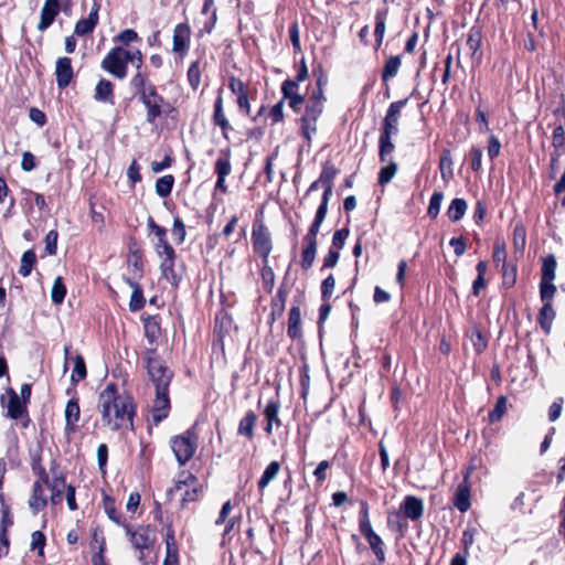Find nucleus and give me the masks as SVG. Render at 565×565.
<instances>
[{
  "label": "nucleus",
  "instance_id": "nucleus-23",
  "mask_svg": "<svg viewBox=\"0 0 565 565\" xmlns=\"http://www.w3.org/2000/svg\"><path fill=\"white\" fill-rule=\"evenodd\" d=\"M213 120L216 126H220L222 128V132L224 138L227 137V130L231 129V125L225 117L224 110H223V97L222 95H218L214 103V114H213Z\"/></svg>",
  "mask_w": 565,
  "mask_h": 565
},
{
  "label": "nucleus",
  "instance_id": "nucleus-45",
  "mask_svg": "<svg viewBox=\"0 0 565 565\" xmlns=\"http://www.w3.org/2000/svg\"><path fill=\"white\" fill-rule=\"evenodd\" d=\"M79 405L75 399H70L65 407V420L66 424H74L79 419Z\"/></svg>",
  "mask_w": 565,
  "mask_h": 565
},
{
  "label": "nucleus",
  "instance_id": "nucleus-14",
  "mask_svg": "<svg viewBox=\"0 0 565 565\" xmlns=\"http://www.w3.org/2000/svg\"><path fill=\"white\" fill-rule=\"evenodd\" d=\"M191 30L185 23H179L175 25L173 31V46L172 50L175 53L184 54L189 47Z\"/></svg>",
  "mask_w": 565,
  "mask_h": 565
},
{
  "label": "nucleus",
  "instance_id": "nucleus-51",
  "mask_svg": "<svg viewBox=\"0 0 565 565\" xmlns=\"http://www.w3.org/2000/svg\"><path fill=\"white\" fill-rule=\"evenodd\" d=\"M392 137L390 136H380V159L382 162H386V157L394 150V145L392 142Z\"/></svg>",
  "mask_w": 565,
  "mask_h": 565
},
{
  "label": "nucleus",
  "instance_id": "nucleus-8",
  "mask_svg": "<svg viewBox=\"0 0 565 565\" xmlns=\"http://www.w3.org/2000/svg\"><path fill=\"white\" fill-rule=\"evenodd\" d=\"M252 239L255 252L266 259L271 250V239L264 224L254 225Z\"/></svg>",
  "mask_w": 565,
  "mask_h": 565
},
{
  "label": "nucleus",
  "instance_id": "nucleus-26",
  "mask_svg": "<svg viewBox=\"0 0 565 565\" xmlns=\"http://www.w3.org/2000/svg\"><path fill=\"white\" fill-rule=\"evenodd\" d=\"M556 258L550 254L543 258L541 267V280L553 281L555 279Z\"/></svg>",
  "mask_w": 565,
  "mask_h": 565
},
{
  "label": "nucleus",
  "instance_id": "nucleus-43",
  "mask_svg": "<svg viewBox=\"0 0 565 565\" xmlns=\"http://www.w3.org/2000/svg\"><path fill=\"white\" fill-rule=\"evenodd\" d=\"M480 524L478 523L477 518H475L473 521H469L467 529L462 533V542L465 545V550H468V547L473 543L475 535L478 533Z\"/></svg>",
  "mask_w": 565,
  "mask_h": 565
},
{
  "label": "nucleus",
  "instance_id": "nucleus-7",
  "mask_svg": "<svg viewBox=\"0 0 565 565\" xmlns=\"http://www.w3.org/2000/svg\"><path fill=\"white\" fill-rule=\"evenodd\" d=\"M126 530V534L129 537L131 545L136 550H148L153 545L154 539L151 536V531L149 526H138L137 529H132L127 523L124 524Z\"/></svg>",
  "mask_w": 565,
  "mask_h": 565
},
{
  "label": "nucleus",
  "instance_id": "nucleus-38",
  "mask_svg": "<svg viewBox=\"0 0 565 565\" xmlns=\"http://www.w3.org/2000/svg\"><path fill=\"white\" fill-rule=\"evenodd\" d=\"M526 243V231L525 227L518 223L513 228V246L516 252L522 253Z\"/></svg>",
  "mask_w": 565,
  "mask_h": 565
},
{
  "label": "nucleus",
  "instance_id": "nucleus-13",
  "mask_svg": "<svg viewBox=\"0 0 565 565\" xmlns=\"http://www.w3.org/2000/svg\"><path fill=\"white\" fill-rule=\"evenodd\" d=\"M399 510L403 512L405 518L411 519L412 521H417L424 514V502L417 497L407 495L402 502Z\"/></svg>",
  "mask_w": 565,
  "mask_h": 565
},
{
  "label": "nucleus",
  "instance_id": "nucleus-56",
  "mask_svg": "<svg viewBox=\"0 0 565 565\" xmlns=\"http://www.w3.org/2000/svg\"><path fill=\"white\" fill-rule=\"evenodd\" d=\"M195 481H196V479L192 473L182 472V473H180L174 488L171 489L170 492L180 491V490H182L183 487L193 486L195 483Z\"/></svg>",
  "mask_w": 565,
  "mask_h": 565
},
{
  "label": "nucleus",
  "instance_id": "nucleus-5",
  "mask_svg": "<svg viewBox=\"0 0 565 565\" xmlns=\"http://www.w3.org/2000/svg\"><path fill=\"white\" fill-rule=\"evenodd\" d=\"M171 448L177 461L183 466L193 457L196 444L188 430L185 435L177 436L171 440Z\"/></svg>",
  "mask_w": 565,
  "mask_h": 565
},
{
  "label": "nucleus",
  "instance_id": "nucleus-16",
  "mask_svg": "<svg viewBox=\"0 0 565 565\" xmlns=\"http://www.w3.org/2000/svg\"><path fill=\"white\" fill-rule=\"evenodd\" d=\"M60 12L58 0H46L41 10V18L38 24L40 31L46 30Z\"/></svg>",
  "mask_w": 565,
  "mask_h": 565
},
{
  "label": "nucleus",
  "instance_id": "nucleus-20",
  "mask_svg": "<svg viewBox=\"0 0 565 565\" xmlns=\"http://www.w3.org/2000/svg\"><path fill=\"white\" fill-rule=\"evenodd\" d=\"M337 173H338V171L333 167H324L323 168V170L319 177V182H321V186H323V189H324L321 202H326L327 204L329 203V200L332 195L333 180H334Z\"/></svg>",
  "mask_w": 565,
  "mask_h": 565
},
{
  "label": "nucleus",
  "instance_id": "nucleus-11",
  "mask_svg": "<svg viewBox=\"0 0 565 565\" xmlns=\"http://www.w3.org/2000/svg\"><path fill=\"white\" fill-rule=\"evenodd\" d=\"M170 411L169 390L156 391V397L151 406V418L159 423L167 418Z\"/></svg>",
  "mask_w": 565,
  "mask_h": 565
},
{
  "label": "nucleus",
  "instance_id": "nucleus-62",
  "mask_svg": "<svg viewBox=\"0 0 565 565\" xmlns=\"http://www.w3.org/2000/svg\"><path fill=\"white\" fill-rule=\"evenodd\" d=\"M31 537V550H39V555H43V548L46 541L45 535L41 531H34Z\"/></svg>",
  "mask_w": 565,
  "mask_h": 565
},
{
  "label": "nucleus",
  "instance_id": "nucleus-34",
  "mask_svg": "<svg viewBox=\"0 0 565 565\" xmlns=\"http://www.w3.org/2000/svg\"><path fill=\"white\" fill-rule=\"evenodd\" d=\"M482 33L480 26H472L469 31L468 39L466 45L468 50L471 52V55L475 56L481 45Z\"/></svg>",
  "mask_w": 565,
  "mask_h": 565
},
{
  "label": "nucleus",
  "instance_id": "nucleus-32",
  "mask_svg": "<svg viewBox=\"0 0 565 565\" xmlns=\"http://www.w3.org/2000/svg\"><path fill=\"white\" fill-rule=\"evenodd\" d=\"M280 469V465L278 461H271L263 472V476L260 477L258 481V488L260 490L265 489L270 481H273L276 476L278 475Z\"/></svg>",
  "mask_w": 565,
  "mask_h": 565
},
{
  "label": "nucleus",
  "instance_id": "nucleus-9",
  "mask_svg": "<svg viewBox=\"0 0 565 565\" xmlns=\"http://www.w3.org/2000/svg\"><path fill=\"white\" fill-rule=\"evenodd\" d=\"M1 402L11 419L19 420L23 418L26 403L20 398L14 390L9 388L7 395L2 396Z\"/></svg>",
  "mask_w": 565,
  "mask_h": 565
},
{
  "label": "nucleus",
  "instance_id": "nucleus-44",
  "mask_svg": "<svg viewBox=\"0 0 565 565\" xmlns=\"http://www.w3.org/2000/svg\"><path fill=\"white\" fill-rule=\"evenodd\" d=\"M376 24L374 30L376 45L380 46L382 44L384 33H385V21H386V12L379 11L375 15Z\"/></svg>",
  "mask_w": 565,
  "mask_h": 565
},
{
  "label": "nucleus",
  "instance_id": "nucleus-22",
  "mask_svg": "<svg viewBox=\"0 0 565 565\" xmlns=\"http://www.w3.org/2000/svg\"><path fill=\"white\" fill-rule=\"evenodd\" d=\"M556 312L553 308V303L543 302L542 308L537 315V322L541 329L547 334L551 331L553 320L555 319Z\"/></svg>",
  "mask_w": 565,
  "mask_h": 565
},
{
  "label": "nucleus",
  "instance_id": "nucleus-1",
  "mask_svg": "<svg viewBox=\"0 0 565 565\" xmlns=\"http://www.w3.org/2000/svg\"><path fill=\"white\" fill-rule=\"evenodd\" d=\"M99 407L103 420L107 423H129L135 415V405L131 398L116 396L115 385H108L99 395Z\"/></svg>",
  "mask_w": 565,
  "mask_h": 565
},
{
  "label": "nucleus",
  "instance_id": "nucleus-2",
  "mask_svg": "<svg viewBox=\"0 0 565 565\" xmlns=\"http://www.w3.org/2000/svg\"><path fill=\"white\" fill-rule=\"evenodd\" d=\"M131 62L136 70H140L143 63L139 50H126L121 46L111 49L102 61V68L116 78L122 79L127 76V64Z\"/></svg>",
  "mask_w": 565,
  "mask_h": 565
},
{
  "label": "nucleus",
  "instance_id": "nucleus-47",
  "mask_svg": "<svg viewBox=\"0 0 565 565\" xmlns=\"http://www.w3.org/2000/svg\"><path fill=\"white\" fill-rule=\"evenodd\" d=\"M65 295H66V288L63 284V280L61 277H57L54 280V284L52 287V292H51L52 301L56 305H60L64 301Z\"/></svg>",
  "mask_w": 565,
  "mask_h": 565
},
{
  "label": "nucleus",
  "instance_id": "nucleus-57",
  "mask_svg": "<svg viewBox=\"0 0 565 565\" xmlns=\"http://www.w3.org/2000/svg\"><path fill=\"white\" fill-rule=\"evenodd\" d=\"M563 404H564V398L563 397H557L550 406L548 408V420L550 422H556L561 414H562V409H563Z\"/></svg>",
  "mask_w": 565,
  "mask_h": 565
},
{
  "label": "nucleus",
  "instance_id": "nucleus-15",
  "mask_svg": "<svg viewBox=\"0 0 565 565\" xmlns=\"http://www.w3.org/2000/svg\"><path fill=\"white\" fill-rule=\"evenodd\" d=\"M56 83L60 88H65L70 85L73 78V68L71 58L60 57L55 66Z\"/></svg>",
  "mask_w": 565,
  "mask_h": 565
},
{
  "label": "nucleus",
  "instance_id": "nucleus-39",
  "mask_svg": "<svg viewBox=\"0 0 565 565\" xmlns=\"http://www.w3.org/2000/svg\"><path fill=\"white\" fill-rule=\"evenodd\" d=\"M36 256L33 250H26L21 257V265L19 274L26 277L31 274L32 267L35 264Z\"/></svg>",
  "mask_w": 565,
  "mask_h": 565
},
{
  "label": "nucleus",
  "instance_id": "nucleus-41",
  "mask_svg": "<svg viewBox=\"0 0 565 565\" xmlns=\"http://www.w3.org/2000/svg\"><path fill=\"white\" fill-rule=\"evenodd\" d=\"M439 166L441 177L445 181H448L454 178L452 161L450 159V152L448 150H445L443 156L440 157Z\"/></svg>",
  "mask_w": 565,
  "mask_h": 565
},
{
  "label": "nucleus",
  "instance_id": "nucleus-55",
  "mask_svg": "<svg viewBox=\"0 0 565 565\" xmlns=\"http://www.w3.org/2000/svg\"><path fill=\"white\" fill-rule=\"evenodd\" d=\"M0 502L2 504V516H1V530L0 532H8V527L13 524L12 518L10 515V508L4 504L3 494L0 493Z\"/></svg>",
  "mask_w": 565,
  "mask_h": 565
},
{
  "label": "nucleus",
  "instance_id": "nucleus-31",
  "mask_svg": "<svg viewBox=\"0 0 565 565\" xmlns=\"http://www.w3.org/2000/svg\"><path fill=\"white\" fill-rule=\"evenodd\" d=\"M502 286L505 289L512 288L516 282L518 267L515 264H508L501 267Z\"/></svg>",
  "mask_w": 565,
  "mask_h": 565
},
{
  "label": "nucleus",
  "instance_id": "nucleus-4",
  "mask_svg": "<svg viewBox=\"0 0 565 565\" xmlns=\"http://www.w3.org/2000/svg\"><path fill=\"white\" fill-rule=\"evenodd\" d=\"M145 361L147 365L148 375L153 383L156 391L169 390L172 380V371L163 363L157 355L153 348H149L145 352Z\"/></svg>",
  "mask_w": 565,
  "mask_h": 565
},
{
  "label": "nucleus",
  "instance_id": "nucleus-29",
  "mask_svg": "<svg viewBox=\"0 0 565 565\" xmlns=\"http://www.w3.org/2000/svg\"><path fill=\"white\" fill-rule=\"evenodd\" d=\"M359 529L364 537L374 532L371 525L369 516V504L366 501L361 502Z\"/></svg>",
  "mask_w": 565,
  "mask_h": 565
},
{
  "label": "nucleus",
  "instance_id": "nucleus-52",
  "mask_svg": "<svg viewBox=\"0 0 565 565\" xmlns=\"http://www.w3.org/2000/svg\"><path fill=\"white\" fill-rule=\"evenodd\" d=\"M86 376V365L84 359L81 355H76L74 359V371L72 374V380L78 382L84 380Z\"/></svg>",
  "mask_w": 565,
  "mask_h": 565
},
{
  "label": "nucleus",
  "instance_id": "nucleus-46",
  "mask_svg": "<svg viewBox=\"0 0 565 565\" xmlns=\"http://www.w3.org/2000/svg\"><path fill=\"white\" fill-rule=\"evenodd\" d=\"M493 263L497 267H503L504 265H508L507 262V250H505V244L495 242L493 246V254H492Z\"/></svg>",
  "mask_w": 565,
  "mask_h": 565
},
{
  "label": "nucleus",
  "instance_id": "nucleus-63",
  "mask_svg": "<svg viewBox=\"0 0 565 565\" xmlns=\"http://www.w3.org/2000/svg\"><path fill=\"white\" fill-rule=\"evenodd\" d=\"M552 143L556 149L565 147V129L562 125L554 128Z\"/></svg>",
  "mask_w": 565,
  "mask_h": 565
},
{
  "label": "nucleus",
  "instance_id": "nucleus-25",
  "mask_svg": "<svg viewBox=\"0 0 565 565\" xmlns=\"http://www.w3.org/2000/svg\"><path fill=\"white\" fill-rule=\"evenodd\" d=\"M51 490V502L56 505L62 502L63 489L67 486L65 484V478L63 476L54 477L52 481L49 480V483H45Z\"/></svg>",
  "mask_w": 565,
  "mask_h": 565
},
{
  "label": "nucleus",
  "instance_id": "nucleus-18",
  "mask_svg": "<svg viewBox=\"0 0 565 565\" xmlns=\"http://www.w3.org/2000/svg\"><path fill=\"white\" fill-rule=\"evenodd\" d=\"M43 484H45L43 481H35L33 483L32 494L29 499V507L32 510L33 514H38L47 504V498L44 494Z\"/></svg>",
  "mask_w": 565,
  "mask_h": 565
},
{
  "label": "nucleus",
  "instance_id": "nucleus-36",
  "mask_svg": "<svg viewBox=\"0 0 565 565\" xmlns=\"http://www.w3.org/2000/svg\"><path fill=\"white\" fill-rule=\"evenodd\" d=\"M174 178L171 174L159 178L156 182V192L159 196L166 198L171 193Z\"/></svg>",
  "mask_w": 565,
  "mask_h": 565
},
{
  "label": "nucleus",
  "instance_id": "nucleus-37",
  "mask_svg": "<svg viewBox=\"0 0 565 565\" xmlns=\"http://www.w3.org/2000/svg\"><path fill=\"white\" fill-rule=\"evenodd\" d=\"M505 411H507V397L500 396L497 399L494 407L488 413V419H489L490 424H494L495 422H499L502 418Z\"/></svg>",
  "mask_w": 565,
  "mask_h": 565
},
{
  "label": "nucleus",
  "instance_id": "nucleus-3",
  "mask_svg": "<svg viewBox=\"0 0 565 565\" xmlns=\"http://www.w3.org/2000/svg\"><path fill=\"white\" fill-rule=\"evenodd\" d=\"M321 82H318L320 86ZM324 96L322 94L321 88L319 87L317 92L312 93L309 97L305 113L300 118V130L301 135L307 139L308 142L311 141L312 135L317 132V121L320 115L323 111V103Z\"/></svg>",
  "mask_w": 565,
  "mask_h": 565
},
{
  "label": "nucleus",
  "instance_id": "nucleus-21",
  "mask_svg": "<svg viewBox=\"0 0 565 565\" xmlns=\"http://www.w3.org/2000/svg\"><path fill=\"white\" fill-rule=\"evenodd\" d=\"M94 98L97 102L114 105V85L110 81L102 78L95 88Z\"/></svg>",
  "mask_w": 565,
  "mask_h": 565
},
{
  "label": "nucleus",
  "instance_id": "nucleus-50",
  "mask_svg": "<svg viewBox=\"0 0 565 565\" xmlns=\"http://www.w3.org/2000/svg\"><path fill=\"white\" fill-rule=\"evenodd\" d=\"M148 85L146 76L140 72V70H137V73L130 79V86L136 89L137 94L140 96L142 95V92L148 89Z\"/></svg>",
  "mask_w": 565,
  "mask_h": 565
},
{
  "label": "nucleus",
  "instance_id": "nucleus-19",
  "mask_svg": "<svg viewBox=\"0 0 565 565\" xmlns=\"http://www.w3.org/2000/svg\"><path fill=\"white\" fill-rule=\"evenodd\" d=\"M327 212L328 204L326 202H321L317 210L315 221L303 237V242L317 243V234L319 233L320 226L326 218Z\"/></svg>",
  "mask_w": 565,
  "mask_h": 565
},
{
  "label": "nucleus",
  "instance_id": "nucleus-6",
  "mask_svg": "<svg viewBox=\"0 0 565 565\" xmlns=\"http://www.w3.org/2000/svg\"><path fill=\"white\" fill-rule=\"evenodd\" d=\"M147 108V121L153 122L162 113L163 98L156 92L153 85L149 84L148 89L139 96Z\"/></svg>",
  "mask_w": 565,
  "mask_h": 565
},
{
  "label": "nucleus",
  "instance_id": "nucleus-61",
  "mask_svg": "<svg viewBox=\"0 0 565 565\" xmlns=\"http://www.w3.org/2000/svg\"><path fill=\"white\" fill-rule=\"evenodd\" d=\"M57 237L58 234L56 231H50L45 236V250L49 255H55L57 248Z\"/></svg>",
  "mask_w": 565,
  "mask_h": 565
},
{
  "label": "nucleus",
  "instance_id": "nucleus-48",
  "mask_svg": "<svg viewBox=\"0 0 565 565\" xmlns=\"http://www.w3.org/2000/svg\"><path fill=\"white\" fill-rule=\"evenodd\" d=\"M397 171V164L393 161L387 162L385 167H383L379 173V183L384 185L388 183Z\"/></svg>",
  "mask_w": 565,
  "mask_h": 565
},
{
  "label": "nucleus",
  "instance_id": "nucleus-58",
  "mask_svg": "<svg viewBox=\"0 0 565 565\" xmlns=\"http://www.w3.org/2000/svg\"><path fill=\"white\" fill-rule=\"evenodd\" d=\"M335 286V279L332 275H329L321 284V296L323 300H328L332 294Z\"/></svg>",
  "mask_w": 565,
  "mask_h": 565
},
{
  "label": "nucleus",
  "instance_id": "nucleus-64",
  "mask_svg": "<svg viewBox=\"0 0 565 565\" xmlns=\"http://www.w3.org/2000/svg\"><path fill=\"white\" fill-rule=\"evenodd\" d=\"M443 201V194L439 192H436L433 194L429 206H428V215L431 217H436L440 210V204Z\"/></svg>",
  "mask_w": 565,
  "mask_h": 565
},
{
  "label": "nucleus",
  "instance_id": "nucleus-60",
  "mask_svg": "<svg viewBox=\"0 0 565 565\" xmlns=\"http://www.w3.org/2000/svg\"><path fill=\"white\" fill-rule=\"evenodd\" d=\"M188 77H189L190 85L193 88H196L201 82L199 62L195 61L190 65L189 71H188Z\"/></svg>",
  "mask_w": 565,
  "mask_h": 565
},
{
  "label": "nucleus",
  "instance_id": "nucleus-40",
  "mask_svg": "<svg viewBox=\"0 0 565 565\" xmlns=\"http://www.w3.org/2000/svg\"><path fill=\"white\" fill-rule=\"evenodd\" d=\"M470 340L477 354L482 353L488 347L487 338L477 327L472 329Z\"/></svg>",
  "mask_w": 565,
  "mask_h": 565
},
{
  "label": "nucleus",
  "instance_id": "nucleus-54",
  "mask_svg": "<svg viewBox=\"0 0 565 565\" xmlns=\"http://www.w3.org/2000/svg\"><path fill=\"white\" fill-rule=\"evenodd\" d=\"M145 306V298L142 295V290L135 285L134 291L131 294L129 308L131 311L140 310Z\"/></svg>",
  "mask_w": 565,
  "mask_h": 565
},
{
  "label": "nucleus",
  "instance_id": "nucleus-28",
  "mask_svg": "<svg viewBox=\"0 0 565 565\" xmlns=\"http://www.w3.org/2000/svg\"><path fill=\"white\" fill-rule=\"evenodd\" d=\"M365 540L367 541L371 550L375 554L377 561L380 563H383L385 561V552L382 539L375 532H373L365 536Z\"/></svg>",
  "mask_w": 565,
  "mask_h": 565
},
{
  "label": "nucleus",
  "instance_id": "nucleus-35",
  "mask_svg": "<svg viewBox=\"0 0 565 565\" xmlns=\"http://www.w3.org/2000/svg\"><path fill=\"white\" fill-rule=\"evenodd\" d=\"M104 510L105 513L108 515V518L116 523L117 525L124 526L126 524L120 515L118 514L116 507H115V500L109 495H104L103 499Z\"/></svg>",
  "mask_w": 565,
  "mask_h": 565
},
{
  "label": "nucleus",
  "instance_id": "nucleus-12",
  "mask_svg": "<svg viewBox=\"0 0 565 565\" xmlns=\"http://www.w3.org/2000/svg\"><path fill=\"white\" fill-rule=\"evenodd\" d=\"M100 8V0H92V7L87 18L81 19L75 24L74 33L78 36H84L94 31L98 23V11Z\"/></svg>",
  "mask_w": 565,
  "mask_h": 565
},
{
  "label": "nucleus",
  "instance_id": "nucleus-30",
  "mask_svg": "<svg viewBox=\"0 0 565 565\" xmlns=\"http://www.w3.org/2000/svg\"><path fill=\"white\" fill-rule=\"evenodd\" d=\"M232 171L230 160V149L221 151V156L215 162V172L217 177H227Z\"/></svg>",
  "mask_w": 565,
  "mask_h": 565
},
{
  "label": "nucleus",
  "instance_id": "nucleus-53",
  "mask_svg": "<svg viewBox=\"0 0 565 565\" xmlns=\"http://www.w3.org/2000/svg\"><path fill=\"white\" fill-rule=\"evenodd\" d=\"M278 409H279V405L277 402L275 401H270L267 403L265 409H264V415H265V419L267 420V424H279V420H278Z\"/></svg>",
  "mask_w": 565,
  "mask_h": 565
},
{
  "label": "nucleus",
  "instance_id": "nucleus-33",
  "mask_svg": "<svg viewBox=\"0 0 565 565\" xmlns=\"http://www.w3.org/2000/svg\"><path fill=\"white\" fill-rule=\"evenodd\" d=\"M401 66V57L399 56H391L385 62L383 72H382V79L384 82H387L388 79L395 77L398 73Z\"/></svg>",
  "mask_w": 565,
  "mask_h": 565
},
{
  "label": "nucleus",
  "instance_id": "nucleus-17",
  "mask_svg": "<svg viewBox=\"0 0 565 565\" xmlns=\"http://www.w3.org/2000/svg\"><path fill=\"white\" fill-rule=\"evenodd\" d=\"M477 462L480 463V459L476 457L472 458L471 466L468 467L463 473V480L461 481V514L468 511L471 507V486L469 483V478Z\"/></svg>",
  "mask_w": 565,
  "mask_h": 565
},
{
  "label": "nucleus",
  "instance_id": "nucleus-49",
  "mask_svg": "<svg viewBox=\"0 0 565 565\" xmlns=\"http://www.w3.org/2000/svg\"><path fill=\"white\" fill-rule=\"evenodd\" d=\"M174 258L175 257H166L160 262L162 276L169 281H174L175 279Z\"/></svg>",
  "mask_w": 565,
  "mask_h": 565
},
{
  "label": "nucleus",
  "instance_id": "nucleus-27",
  "mask_svg": "<svg viewBox=\"0 0 565 565\" xmlns=\"http://www.w3.org/2000/svg\"><path fill=\"white\" fill-rule=\"evenodd\" d=\"M305 246L301 253V267L308 270L312 267L317 253V243L303 242Z\"/></svg>",
  "mask_w": 565,
  "mask_h": 565
},
{
  "label": "nucleus",
  "instance_id": "nucleus-42",
  "mask_svg": "<svg viewBox=\"0 0 565 565\" xmlns=\"http://www.w3.org/2000/svg\"><path fill=\"white\" fill-rule=\"evenodd\" d=\"M556 294V286L553 281L541 280L540 281V297L542 302L552 303L553 298Z\"/></svg>",
  "mask_w": 565,
  "mask_h": 565
},
{
  "label": "nucleus",
  "instance_id": "nucleus-24",
  "mask_svg": "<svg viewBox=\"0 0 565 565\" xmlns=\"http://www.w3.org/2000/svg\"><path fill=\"white\" fill-rule=\"evenodd\" d=\"M301 312L298 307H292L288 313V335L292 339L301 334L300 329Z\"/></svg>",
  "mask_w": 565,
  "mask_h": 565
},
{
  "label": "nucleus",
  "instance_id": "nucleus-59",
  "mask_svg": "<svg viewBox=\"0 0 565 565\" xmlns=\"http://www.w3.org/2000/svg\"><path fill=\"white\" fill-rule=\"evenodd\" d=\"M172 235L175 237L179 244L183 243L185 239V225L182 220L175 217L173 221Z\"/></svg>",
  "mask_w": 565,
  "mask_h": 565
},
{
  "label": "nucleus",
  "instance_id": "nucleus-10",
  "mask_svg": "<svg viewBox=\"0 0 565 565\" xmlns=\"http://www.w3.org/2000/svg\"><path fill=\"white\" fill-rule=\"evenodd\" d=\"M407 103L406 99L394 102L390 105L384 121H383V128L382 134L383 136H390L396 135L398 131V119L401 115L402 108Z\"/></svg>",
  "mask_w": 565,
  "mask_h": 565
}]
</instances>
